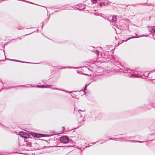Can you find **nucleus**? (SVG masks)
<instances>
[{"instance_id": "nucleus-1", "label": "nucleus", "mask_w": 155, "mask_h": 155, "mask_svg": "<svg viewBox=\"0 0 155 155\" xmlns=\"http://www.w3.org/2000/svg\"><path fill=\"white\" fill-rule=\"evenodd\" d=\"M24 148L27 150H36L38 149V145L37 143L28 142L26 143V145L24 146Z\"/></svg>"}, {"instance_id": "nucleus-2", "label": "nucleus", "mask_w": 155, "mask_h": 155, "mask_svg": "<svg viewBox=\"0 0 155 155\" xmlns=\"http://www.w3.org/2000/svg\"><path fill=\"white\" fill-rule=\"evenodd\" d=\"M19 135L21 137L24 138H28L29 137V135L27 133L23 132H20L19 133Z\"/></svg>"}, {"instance_id": "nucleus-3", "label": "nucleus", "mask_w": 155, "mask_h": 155, "mask_svg": "<svg viewBox=\"0 0 155 155\" xmlns=\"http://www.w3.org/2000/svg\"><path fill=\"white\" fill-rule=\"evenodd\" d=\"M60 140L61 142L64 143H68L69 142L68 139L65 136L61 137L60 138Z\"/></svg>"}, {"instance_id": "nucleus-4", "label": "nucleus", "mask_w": 155, "mask_h": 155, "mask_svg": "<svg viewBox=\"0 0 155 155\" xmlns=\"http://www.w3.org/2000/svg\"><path fill=\"white\" fill-rule=\"evenodd\" d=\"M109 21L111 22H115L117 21V18L115 16H110L107 18Z\"/></svg>"}, {"instance_id": "nucleus-5", "label": "nucleus", "mask_w": 155, "mask_h": 155, "mask_svg": "<svg viewBox=\"0 0 155 155\" xmlns=\"http://www.w3.org/2000/svg\"><path fill=\"white\" fill-rule=\"evenodd\" d=\"M149 31L151 33L155 32V26H151L149 27Z\"/></svg>"}, {"instance_id": "nucleus-6", "label": "nucleus", "mask_w": 155, "mask_h": 155, "mask_svg": "<svg viewBox=\"0 0 155 155\" xmlns=\"http://www.w3.org/2000/svg\"><path fill=\"white\" fill-rule=\"evenodd\" d=\"M31 134L34 137H39V134L31 132Z\"/></svg>"}, {"instance_id": "nucleus-7", "label": "nucleus", "mask_w": 155, "mask_h": 155, "mask_svg": "<svg viewBox=\"0 0 155 155\" xmlns=\"http://www.w3.org/2000/svg\"><path fill=\"white\" fill-rule=\"evenodd\" d=\"M49 85H42V86H38V85H37V87H41V88H46V87H49Z\"/></svg>"}, {"instance_id": "nucleus-8", "label": "nucleus", "mask_w": 155, "mask_h": 155, "mask_svg": "<svg viewBox=\"0 0 155 155\" xmlns=\"http://www.w3.org/2000/svg\"><path fill=\"white\" fill-rule=\"evenodd\" d=\"M138 37H135V36H133V37H129V38H128L125 40H124V41H125V42H126L128 40H129L130 39H132V38H138Z\"/></svg>"}, {"instance_id": "nucleus-9", "label": "nucleus", "mask_w": 155, "mask_h": 155, "mask_svg": "<svg viewBox=\"0 0 155 155\" xmlns=\"http://www.w3.org/2000/svg\"><path fill=\"white\" fill-rule=\"evenodd\" d=\"M93 52L96 54L97 56H98V55L99 54V52L97 50H94Z\"/></svg>"}, {"instance_id": "nucleus-10", "label": "nucleus", "mask_w": 155, "mask_h": 155, "mask_svg": "<svg viewBox=\"0 0 155 155\" xmlns=\"http://www.w3.org/2000/svg\"><path fill=\"white\" fill-rule=\"evenodd\" d=\"M130 75L131 76H132V77H140L139 75L136 74H130Z\"/></svg>"}, {"instance_id": "nucleus-11", "label": "nucleus", "mask_w": 155, "mask_h": 155, "mask_svg": "<svg viewBox=\"0 0 155 155\" xmlns=\"http://www.w3.org/2000/svg\"><path fill=\"white\" fill-rule=\"evenodd\" d=\"M53 89H56V90H58L61 91H62L66 92L67 93H71V92H68V91H65L63 90H61L59 89H58L57 88H53Z\"/></svg>"}, {"instance_id": "nucleus-12", "label": "nucleus", "mask_w": 155, "mask_h": 155, "mask_svg": "<svg viewBox=\"0 0 155 155\" xmlns=\"http://www.w3.org/2000/svg\"><path fill=\"white\" fill-rule=\"evenodd\" d=\"M9 60H11V59H9ZM12 60V61H18V62H22V63H24V62H25V63H26L25 62H23V61H18V60Z\"/></svg>"}, {"instance_id": "nucleus-13", "label": "nucleus", "mask_w": 155, "mask_h": 155, "mask_svg": "<svg viewBox=\"0 0 155 155\" xmlns=\"http://www.w3.org/2000/svg\"><path fill=\"white\" fill-rule=\"evenodd\" d=\"M74 68V69H75L76 68H74V67H64L63 68Z\"/></svg>"}, {"instance_id": "nucleus-14", "label": "nucleus", "mask_w": 155, "mask_h": 155, "mask_svg": "<svg viewBox=\"0 0 155 155\" xmlns=\"http://www.w3.org/2000/svg\"><path fill=\"white\" fill-rule=\"evenodd\" d=\"M73 97V98H77V96H75L74 94H72V95H71Z\"/></svg>"}, {"instance_id": "nucleus-15", "label": "nucleus", "mask_w": 155, "mask_h": 155, "mask_svg": "<svg viewBox=\"0 0 155 155\" xmlns=\"http://www.w3.org/2000/svg\"><path fill=\"white\" fill-rule=\"evenodd\" d=\"M93 3H95L97 1V0H92Z\"/></svg>"}, {"instance_id": "nucleus-16", "label": "nucleus", "mask_w": 155, "mask_h": 155, "mask_svg": "<svg viewBox=\"0 0 155 155\" xmlns=\"http://www.w3.org/2000/svg\"><path fill=\"white\" fill-rule=\"evenodd\" d=\"M79 111H84V110H78V112H79Z\"/></svg>"}, {"instance_id": "nucleus-17", "label": "nucleus", "mask_w": 155, "mask_h": 155, "mask_svg": "<svg viewBox=\"0 0 155 155\" xmlns=\"http://www.w3.org/2000/svg\"><path fill=\"white\" fill-rule=\"evenodd\" d=\"M86 86H85V87H84V90H85L86 88Z\"/></svg>"}, {"instance_id": "nucleus-18", "label": "nucleus", "mask_w": 155, "mask_h": 155, "mask_svg": "<svg viewBox=\"0 0 155 155\" xmlns=\"http://www.w3.org/2000/svg\"><path fill=\"white\" fill-rule=\"evenodd\" d=\"M148 74H149V73H147V74H146L147 76H148Z\"/></svg>"}, {"instance_id": "nucleus-19", "label": "nucleus", "mask_w": 155, "mask_h": 155, "mask_svg": "<svg viewBox=\"0 0 155 155\" xmlns=\"http://www.w3.org/2000/svg\"><path fill=\"white\" fill-rule=\"evenodd\" d=\"M138 142H140V143H141V142L140 141H138Z\"/></svg>"}, {"instance_id": "nucleus-20", "label": "nucleus", "mask_w": 155, "mask_h": 155, "mask_svg": "<svg viewBox=\"0 0 155 155\" xmlns=\"http://www.w3.org/2000/svg\"><path fill=\"white\" fill-rule=\"evenodd\" d=\"M81 117H82V116H81Z\"/></svg>"}, {"instance_id": "nucleus-21", "label": "nucleus", "mask_w": 155, "mask_h": 155, "mask_svg": "<svg viewBox=\"0 0 155 155\" xmlns=\"http://www.w3.org/2000/svg\"><path fill=\"white\" fill-rule=\"evenodd\" d=\"M145 36H147V35H146Z\"/></svg>"}]
</instances>
